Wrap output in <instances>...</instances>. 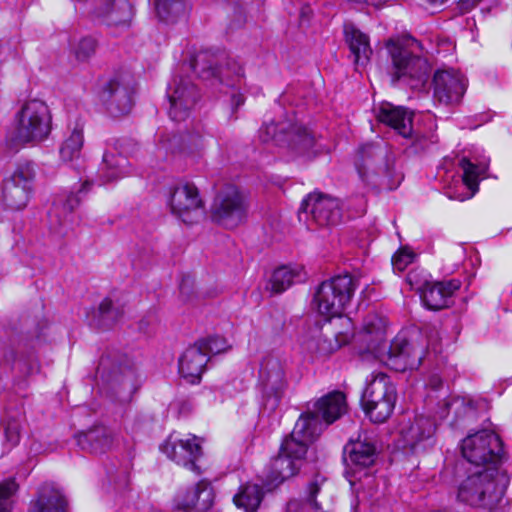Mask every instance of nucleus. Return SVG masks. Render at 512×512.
Returning <instances> with one entry per match:
<instances>
[{
    "label": "nucleus",
    "mask_w": 512,
    "mask_h": 512,
    "mask_svg": "<svg viewBox=\"0 0 512 512\" xmlns=\"http://www.w3.org/2000/svg\"><path fill=\"white\" fill-rule=\"evenodd\" d=\"M364 331L375 337V340L381 341L386 333V323L384 319L377 315H368L363 323Z\"/></svg>",
    "instance_id": "obj_43"
},
{
    "label": "nucleus",
    "mask_w": 512,
    "mask_h": 512,
    "mask_svg": "<svg viewBox=\"0 0 512 512\" xmlns=\"http://www.w3.org/2000/svg\"><path fill=\"white\" fill-rule=\"evenodd\" d=\"M198 486V512L208 510L214 501V491L211 484L206 480L197 483Z\"/></svg>",
    "instance_id": "obj_44"
},
{
    "label": "nucleus",
    "mask_w": 512,
    "mask_h": 512,
    "mask_svg": "<svg viewBox=\"0 0 512 512\" xmlns=\"http://www.w3.org/2000/svg\"><path fill=\"white\" fill-rule=\"evenodd\" d=\"M196 343L202 346L208 359L210 355H216L224 352L227 348L226 340L220 336L204 338L197 341Z\"/></svg>",
    "instance_id": "obj_46"
},
{
    "label": "nucleus",
    "mask_w": 512,
    "mask_h": 512,
    "mask_svg": "<svg viewBox=\"0 0 512 512\" xmlns=\"http://www.w3.org/2000/svg\"><path fill=\"white\" fill-rule=\"evenodd\" d=\"M106 362H107V359L102 358L100 361L99 367H98V373H101L103 378L105 377L104 372L106 369Z\"/></svg>",
    "instance_id": "obj_56"
},
{
    "label": "nucleus",
    "mask_w": 512,
    "mask_h": 512,
    "mask_svg": "<svg viewBox=\"0 0 512 512\" xmlns=\"http://www.w3.org/2000/svg\"><path fill=\"white\" fill-rule=\"evenodd\" d=\"M259 386L265 409L275 411L287 388L284 364L279 357H263L259 369Z\"/></svg>",
    "instance_id": "obj_9"
},
{
    "label": "nucleus",
    "mask_w": 512,
    "mask_h": 512,
    "mask_svg": "<svg viewBox=\"0 0 512 512\" xmlns=\"http://www.w3.org/2000/svg\"><path fill=\"white\" fill-rule=\"evenodd\" d=\"M435 432L436 423L433 418L417 415L400 423L398 443L412 453L424 452L434 445Z\"/></svg>",
    "instance_id": "obj_13"
},
{
    "label": "nucleus",
    "mask_w": 512,
    "mask_h": 512,
    "mask_svg": "<svg viewBox=\"0 0 512 512\" xmlns=\"http://www.w3.org/2000/svg\"><path fill=\"white\" fill-rule=\"evenodd\" d=\"M95 47L96 41L93 38L86 37L81 39L75 49L76 58L80 61H85L95 52Z\"/></svg>",
    "instance_id": "obj_50"
},
{
    "label": "nucleus",
    "mask_w": 512,
    "mask_h": 512,
    "mask_svg": "<svg viewBox=\"0 0 512 512\" xmlns=\"http://www.w3.org/2000/svg\"><path fill=\"white\" fill-rule=\"evenodd\" d=\"M460 167L463 170L464 183L470 189H473L477 185V167L466 158L460 160Z\"/></svg>",
    "instance_id": "obj_49"
},
{
    "label": "nucleus",
    "mask_w": 512,
    "mask_h": 512,
    "mask_svg": "<svg viewBox=\"0 0 512 512\" xmlns=\"http://www.w3.org/2000/svg\"><path fill=\"white\" fill-rule=\"evenodd\" d=\"M17 489L18 485L14 479H8L0 484V512L11 511V497L17 491Z\"/></svg>",
    "instance_id": "obj_45"
},
{
    "label": "nucleus",
    "mask_w": 512,
    "mask_h": 512,
    "mask_svg": "<svg viewBox=\"0 0 512 512\" xmlns=\"http://www.w3.org/2000/svg\"><path fill=\"white\" fill-rule=\"evenodd\" d=\"M389 398H397L396 389L389 377L384 373L372 375L361 397L362 405L384 402Z\"/></svg>",
    "instance_id": "obj_28"
},
{
    "label": "nucleus",
    "mask_w": 512,
    "mask_h": 512,
    "mask_svg": "<svg viewBox=\"0 0 512 512\" xmlns=\"http://www.w3.org/2000/svg\"><path fill=\"white\" fill-rule=\"evenodd\" d=\"M66 504L58 489L45 485L39 490L38 497L31 502L30 512H66Z\"/></svg>",
    "instance_id": "obj_30"
},
{
    "label": "nucleus",
    "mask_w": 512,
    "mask_h": 512,
    "mask_svg": "<svg viewBox=\"0 0 512 512\" xmlns=\"http://www.w3.org/2000/svg\"><path fill=\"white\" fill-rule=\"evenodd\" d=\"M296 278H300L298 270L282 266L273 272L267 289L272 293H282L295 282Z\"/></svg>",
    "instance_id": "obj_38"
},
{
    "label": "nucleus",
    "mask_w": 512,
    "mask_h": 512,
    "mask_svg": "<svg viewBox=\"0 0 512 512\" xmlns=\"http://www.w3.org/2000/svg\"><path fill=\"white\" fill-rule=\"evenodd\" d=\"M396 398H389L384 402H374L372 405H362L369 419L374 423H384L392 414Z\"/></svg>",
    "instance_id": "obj_39"
},
{
    "label": "nucleus",
    "mask_w": 512,
    "mask_h": 512,
    "mask_svg": "<svg viewBox=\"0 0 512 512\" xmlns=\"http://www.w3.org/2000/svg\"><path fill=\"white\" fill-rule=\"evenodd\" d=\"M259 138L264 143L273 142L297 155L308 157L315 145L314 136L305 127L291 120L265 123L259 129Z\"/></svg>",
    "instance_id": "obj_4"
},
{
    "label": "nucleus",
    "mask_w": 512,
    "mask_h": 512,
    "mask_svg": "<svg viewBox=\"0 0 512 512\" xmlns=\"http://www.w3.org/2000/svg\"><path fill=\"white\" fill-rule=\"evenodd\" d=\"M170 107L169 116L173 121L185 120L199 97L196 86L188 77L175 76L167 88Z\"/></svg>",
    "instance_id": "obj_14"
},
{
    "label": "nucleus",
    "mask_w": 512,
    "mask_h": 512,
    "mask_svg": "<svg viewBox=\"0 0 512 512\" xmlns=\"http://www.w3.org/2000/svg\"><path fill=\"white\" fill-rule=\"evenodd\" d=\"M198 486L196 485L192 490L187 491L183 499L180 495L177 496V507L181 509H195L198 511Z\"/></svg>",
    "instance_id": "obj_51"
},
{
    "label": "nucleus",
    "mask_w": 512,
    "mask_h": 512,
    "mask_svg": "<svg viewBox=\"0 0 512 512\" xmlns=\"http://www.w3.org/2000/svg\"><path fill=\"white\" fill-rule=\"evenodd\" d=\"M41 342L40 334L32 336L30 339L21 340L16 365L25 374H32L39 369L36 349L41 345Z\"/></svg>",
    "instance_id": "obj_32"
},
{
    "label": "nucleus",
    "mask_w": 512,
    "mask_h": 512,
    "mask_svg": "<svg viewBox=\"0 0 512 512\" xmlns=\"http://www.w3.org/2000/svg\"><path fill=\"white\" fill-rule=\"evenodd\" d=\"M35 169L32 163L19 164L3 181L0 202L5 209L17 211L26 207L32 192Z\"/></svg>",
    "instance_id": "obj_10"
},
{
    "label": "nucleus",
    "mask_w": 512,
    "mask_h": 512,
    "mask_svg": "<svg viewBox=\"0 0 512 512\" xmlns=\"http://www.w3.org/2000/svg\"><path fill=\"white\" fill-rule=\"evenodd\" d=\"M346 42L349 45L351 54L354 57L356 65H364L372 53L369 43V37L356 28L353 24L344 26Z\"/></svg>",
    "instance_id": "obj_31"
},
{
    "label": "nucleus",
    "mask_w": 512,
    "mask_h": 512,
    "mask_svg": "<svg viewBox=\"0 0 512 512\" xmlns=\"http://www.w3.org/2000/svg\"><path fill=\"white\" fill-rule=\"evenodd\" d=\"M161 450L178 465L197 475L201 474V468L197 462L202 456V448L196 436L178 439L174 435H170L161 446Z\"/></svg>",
    "instance_id": "obj_16"
},
{
    "label": "nucleus",
    "mask_w": 512,
    "mask_h": 512,
    "mask_svg": "<svg viewBox=\"0 0 512 512\" xmlns=\"http://www.w3.org/2000/svg\"><path fill=\"white\" fill-rule=\"evenodd\" d=\"M426 353L427 345L419 337L407 339L398 335L378 352V357L390 369L404 372L418 369Z\"/></svg>",
    "instance_id": "obj_6"
},
{
    "label": "nucleus",
    "mask_w": 512,
    "mask_h": 512,
    "mask_svg": "<svg viewBox=\"0 0 512 512\" xmlns=\"http://www.w3.org/2000/svg\"><path fill=\"white\" fill-rule=\"evenodd\" d=\"M504 490L493 471L477 470L459 483L457 500L472 507L492 508L502 499Z\"/></svg>",
    "instance_id": "obj_3"
},
{
    "label": "nucleus",
    "mask_w": 512,
    "mask_h": 512,
    "mask_svg": "<svg viewBox=\"0 0 512 512\" xmlns=\"http://www.w3.org/2000/svg\"><path fill=\"white\" fill-rule=\"evenodd\" d=\"M220 57L211 51L205 50L200 51L191 60L190 66L194 73L200 78L216 79L221 83H224L223 70L218 67Z\"/></svg>",
    "instance_id": "obj_29"
},
{
    "label": "nucleus",
    "mask_w": 512,
    "mask_h": 512,
    "mask_svg": "<svg viewBox=\"0 0 512 512\" xmlns=\"http://www.w3.org/2000/svg\"><path fill=\"white\" fill-rule=\"evenodd\" d=\"M5 437L8 442L11 443V445H16L19 442L20 435H19V429L18 425L13 423H8L7 426L4 429Z\"/></svg>",
    "instance_id": "obj_53"
},
{
    "label": "nucleus",
    "mask_w": 512,
    "mask_h": 512,
    "mask_svg": "<svg viewBox=\"0 0 512 512\" xmlns=\"http://www.w3.org/2000/svg\"><path fill=\"white\" fill-rule=\"evenodd\" d=\"M235 67H234V74H235V77H236V81L233 82V83H230L228 80H226V85L227 86H234L236 83L237 84H240L241 82V79L243 78L244 76V72H243V69L242 67L240 66H237L236 64H233Z\"/></svg>",
    "instance_id": "obj_54"
},
{
    "label": "nucleus",
    "mask_w": 512,
    "mask_h": 512,
    "mask_svg": "<svg viewBox=\"0 0 512 512\" xmlns=\"http://www.w3.org/2000/svg\"><path fill=\"white\" fill-rule=\"evenodd\" d=\"M134 10L128 0H108L97 9L96 15L108 26H129Z\"/></svg>",
    "instance_id": "obj_27"
},
{
    "label": "nucleus",
    "mask_w": 512,
    "mask_h": 512,
    "mask_svg": "<svg viewBox=\"0 0 512 512\" xmlns=\"http://www.w3.org/2000/svg\"><path fill=\"white\" fill-rule=\"evenodd\" d=\"M305 345L309 352L319 355H328L339 346L337 343L332 342V340L328 339L326 336H323L320 332L318 335L309 339Z\"/></svg>",
    "instance_id": "obj_42"
},
{
    "label": "nucleus",
    "mask_w": 512,
    "mask_h": 512,
    "mask_svg": "<svg viewBox=\"0 0 512 512\" xmlns=\"http://www.w3.org/2000/svg\"><path fill=\"white\" fill-rule=\"evenodd\" d=\"M412 117V112L391 103H382L377 112V118L380 122L390 126L404 138L412 136Z\"/></svg>",
    "instance_id": "obj_26"
},
{
    "label": "nucleus",
    "mask_w": 512,
    "mask_h": 512,
    "mask_svg": "<svg viewBox=\"0 0 512 512\" xmlns=\"http://www.w3.org/2000/svg\"><path fill=\"white\" fill-rule=\"evenodd\" d=\"M347 410L346 396L340 391L330 392L327 395L317 400L313 409L302 414V418L314 419L317 426L320 428V433L323 426L333 423L339 419Z\"/></svg>",
    "instance_id": "obj_19"
},
{
    "label": "nucleus",
    "mask_w": 512,
    "mask_h": 512,
    "mask_svg": "<svg viewBox=\"0 0 512 512\" xmlns=\"http://www.w3.org/2000/svg\"><path fill=\"white\" fill-rule=\"evenodd\" d=\"M460 1L463 2V3H472V5H475L480 0H460Z\"/></svg>",
    "instance_id": "obj_59"
},
{
    "label": "nucleus",
    "mask_w": 512,
    "mask_h": 512,
    "mask_svg": "<svg viewBox=\"0 0 512 512\" xmlns=\"http://www.w3.org/2000/svg\"><path fill=\"white\" fill-rule=\"evenodd\" d=\"M101 101L113 117L128 114L133 106L132 90L119 79H110L103 87Z\"/></svg>",
    "instance_id": "obj_21"
},
{
    "label": "nucleus",
    "mask_w": 512,
    "mask_h": 512,
    "mask_svg": "<svg viewBox=\"0 0 512 512\" xmlns=\"http://www.w3.org/2000/svg\"><path fill=\"white\" fill-rule=\"evenodd\" d=\"M388 74L393 83L402 82L412 89H422L428 82L431 65L423 55L422 44L410 35L389 39Z\"/></svg>",
    "instance_id": "obj_1"
},
{
    "label": "nucleus",
    "mask_w": 512,
    "mask_h": 512,
    "mask_svg": "<svg viewBox=\"0 0 512 512\" xmlns=\"http://www.w3.org/2000/svg\"><path fill=\"white\" fill-rule=\"evenodd\" d=\"M134 376L135 371L131 366L114 367L107 375V382L112 388L119 385L130 389L133 385Z\"/></svg>",
    "instance_id": "obj_40"
},
{
    "label": "nucleus",
    "mask_w": 512,
    "mask_h": 512,
    "mask_svg": "<svg viewBox=\"0 0 512 512\" xmlns=\"http://www.w3.org/2000/svg\"><path fill=\"white\" fill-rule=\"evenodd\" d=\"M167 205L171 214L186 225H194L204 216V200L198 187L191 182H180L172 187Z\"/></svg>",
    "instance_id": "obj_7"
},
{
    "label": "nucleus",
    "mask_w": 512,
    "mask_h": 512,
    "mask_svg": "<svg viewBox=\"0 0 512 512\" xmlns=\"http://www.w3.org/2000/svg\"><path fill=\"white\" fill-rule=\"evenodd\" d=\"M342 210L338 199L323 194H309L302 201L299 219L311 228L329 227L340 223Z\"/></svg>",
    "instance_id": "obj_11"
},
{
    "label": "nucleus",
    "mask_w": 512,
    "mask_h": 512,
    "mask_svg": "<svg viewBox=\"0 0 512 512\" xmlns=\"http://www.w3.org/2000/svg\"><path fill=\"white\" fill-rule=\"evenodd\" d=\"M128 160L121 154L106 152L100 168L101 176L105 182H110L122 177L126 173Z\"/></svg>",
    "instance_id": "obj_36"
},
{
    "label": "nucleus",
    "mask_w": 512,
    "mask_h": 512,
    "mask_svg": "<svg viewBox=\"0 0 512 512\" xmlns=\"http://www.w3.org/2000/svg\"><path fill=\"white\" fill-rule=\"evenodd\" d=\"M382 155H383L382 149L375 145L366 144L361 147L360 156H361L362 163L357 164V169H358L359 176L362 178V180L366 181V177H367V169H366V164H365L366 157L372 158V157L382 156Z\"/></svg>",
    "instance_id": "obj_47"
},
{
    "label": "nucleus",
    "mask_w": 512,
    "mask_h": 512,
    "mask_svg": "<svg viewBox=\"0 0 512 512\" xmlns=\"http://www.w3.org/2000/svg\"><path fill=\"white\" fill-rule=\"evenodd\" d=\"M124 314L123 306L115 304L111 299L105 298L100 303L97 313L93 316V324L99 328L107 329L119 321Z\"/></svg>",
    "instance_id": "obj_34"
},
{
    "label": "nucleus",
    "mask_w": 512,
    "mask_h": 512,
    "mask_svg": "<svg viewBox=\"0 0 512 512\" xmlns=\"http://www.w3.org/2000/svg\"><path fill=\"white\" fill-rule=\"evenodd\" d=\"M376 443V436L373 432H360L356 439H351L345 446V461L355 468L371 466L377 456Z\"/></svg>",
    "instance_id": "obj_20"
},
{
    "label": "nucleus",
    "mask_w": 512,
    "mask_h": 512,
    "mask_svg": "<svg viewBox=\"0 0 512 512\" xmlns=\"http://www.w3.org/2000/svg\"><path fill=\"white\" fill-rule=\"evenodd\" d=\"M247 211V204L239 189L226 186L216 195L211 207V217L217 224L233 229L241 224Z\"/></svg>",
    "instance_id": "obj_12"
},
{
    "label": "nucleus",
    "mask_w": 512,
    "mask_h": 512,
    "mask_svg": "<svg viewBox=\"0 0 512 512\" xmlns=\"http://www.w3.org/2000/svg\"><path fill=\"white\" fill-rule=\"evenodd\" d=\"M244 101H245V98L242 94L240 93H237V94H233L231 96V103H232V106L234 109H237L239 108L241 105L244 104Z\"/></svg>",
    "instance_id": "obj_55"
},
{
    "label": "nucleus",
    "mask_w": 512,
    "mask_h": 512,
    "mask_svg": "<svg viewBox=\"0 0 512 512\" xmlns=\"http://www.w3.org/2000/svg\"><path fill=\"white\" fill-rule=\"evenodd\" d=\"M423 4H429V5H441L447 0H420Z\"/></svg>",
    "instance_id": "obj_57"
},
{
    "label": "nucleus",
    "mask_w": 512,
    "mask_h": 512,
    "mask_svg": "<svg viewBox=\"0 0 512 512\" xmlns=\"http://www.w3.org/2000/svg\"><path fill=\"white\" fill-rule=\"evenodd\" d=\"M91 187L89 181H85L77 191L64 192L59 195L49 212L51 224H57L59 227H67L72 224L74 217L73 211L79 206L82 195L86 194Z\"/></svg>",
    "instance_id": "obj_22"
},
{
    "label": "nucleus",
    "mask_w": 512,
    "mask_h": 512,
    "mask_svg": "<svg viewBox=\"0 0 512 512\" xmlns=\"http://www.w3.org/2000/svg\"><path fill=\"white\" fill-rule=\"evenodd\" d=\"M52 130V115L41 99L25 100L14 116V130L6 143L12 149L24 145H36L45 141Z\"/></svg>",
    "instance_id": "obj_2"
},
{
    "label": "nucleus",
    "mask_w": 512,
    "mask_h": 512,
    "mask_svg": "<svg viewBox=\"0 0 512 512\" xmlns=\"http://www.w3.org/2000/svg\"><path fill=\"white\" fill-rule=\"evenodd\" d=\"M332 485L323 476L316 475L307 486L303 506L309 507L315 512L329 511L332 501ZM302 503L298 500H291L287 504L288 512H300Z\"/></svg>",
    "instance_id": "obj_18"
},
{
    "label": "nucleus",
    "mask_w": 512,
    "mask_h": 512,
    "mask_svg": "<svg viewBox=\"0 0 512 512\" xmlns=\"http://www.w3.org/2000/svg\"><path fill=\"white\" fill-rule=\"evenodd\" d=\"M429 344L432 345V349L436 352V347L434 346V343L432 342V338L429 337V340H428Z\"/></svg>",
    "instance_id": "obj_60"
},
{
    "label": "nucleus",
    "mask_w": 512,
    "mask_h": 512,
    "mask_svg": "<svg viewBox=\"0 0 512 512\" xmlns=\"http://www.w3.org/2000/svg\"><path fill=\"white\" fill-rule=\"evenodd\" d=\"M319 434L320 428L314 419L309 420L300 416L291 434L284 439L280 452L302 463L308 446Z\"/></svg>",
    "instance_id": "obj_17"
},
{
    "label": "nucleus",
    "mask_w": 512,
    "mask_h": 512,
    "mask_svg": "<svg viewBox=\"0 0 512 512\" xmlns=\"http://www.w3.org/2000/svg\"><path fill=\"white\" fill-rule=\"evenodd\" d=\"M300 466L301 462L285 453L279 452L278 456L272 461V470L269 478L272 482L280 484L294 476L300 469Z\"/></svg>",
    "instance_id": "obj_35"
},
{
    "label": "nucleus",
    "mask_w": 512,
    "mask_h": 512,
    "mask_svg": "<svg viewBox=\"0 0 512 512\" xmlns=\"http://www.w3.org/2000/svg\"><path fill=\"white\" fill-rule=\"evenodd\" d=\"M155 9L158 17L169 21L184 11L182 0H155Z\"/></svg>",
    "instance_id": "obj_41"
},
{
    "label": "nucleus",
    "mask_w": 512,
    "mask_h": 512,
    "mask_svg": "<svg viewBox=\"0 0 512 512\" xmlns=\"http://www.w3.org/2000/svg\"><path fill=\"white\" fill-rule=\"evenodd\" d=\"M467 88V81L460 72L455 69H439L433 77V97L442 105H457Z\"/></svg>",
    "instance_id": "obj_15"
},
{
    "label": "nucleus",
    "mask_w": 512,
    "mask_h": 512,
    "mask_svg": "<svg viewBox=\"0 0 512 512\" xmlns=\"http://www.w3.org/2000/svg\"><path fill=\"white\" fill-rule=\"evenodd\" d=\"M458 404H462V401H460L459 399H455L451 402H447L446 406L450 409L451 407L457 406Z\"/></svg>",
    "instance_id": "obj_58"
},
{
    "label": "nucleus",
    "mask_w": 512,
    "mask_h": 512,
    "mask_svg": "<svg viewBox=\"0 0 512 512\" xmlns=\"http://www.w3.org/2000/svg\"><path fill=\"white\" fill-rule=\"evenodd\" d=\"M264 492L260 485L246 483L240 486L238 492L233 497V502L237 508L245 512H256L263 500Z\"/></svg>",
    "instance_id": "obj_33"
},
{
    "label": "nucleus",
    "mask_w": 512,
    "mask_h": 512,
    "mask_svg": "<svg viewBox=\"0 0 512 512\" xmlns=\"http://www.w3.org/2000/svg\"><path fill=\"white\" fill-rule=\"evenodd\" d=\"M78 446L94 454H104L112 450L118 442L117 434L105 425H95L76 435Z\"/></svg>",
    "instance_id": "obj_23"
},
{
    "label": "nucleus",
    "mask_w": 512,
    "mask_h": 512,
    "mask_svg": "<svg viewBox=\"0 0 512 512\" xmlns=\"http://www.w3.org/2000/svg\"><path fill=\"white\" fill-rule=\"evenodd\" d=\"M357 282L350 274L337 275L323 281L316 289L313 303L328 318L341 316L349 304Z\"/></svg>",
    "instance_id": "obj_5"
},
{
    "label": "nucleus",
    "mask_w": 512,
    "mask_h": 512,
    "mask_svg": "<svg viewBox=\"0 0 512 512\" xmlns=\"http://www.w3.org/2000/svg\"><path fill=\"white\" fill-rule=\"evenodd\" d=\"M463 457L475 466L498 464L504 458L503 443L499 436L490 430H481L468 435L461 445Z\"/></svg>",
    "instance_id": "obj_8"
},
{
    "label": "nucleus",
    "mask_w": 512,
    "mask_h": 512,
    "mask_svg": "<svg viewBox=\"0 0 512 512\" xmlns=\"http://www.w3.org/2000/svg\"><path fill=\"white\" fill-rule=\"evenodd\" d=\"M205 353L202 346L195 343L179 358V372L189 383L194 384L200 381L209 360Z\"/></svg>",
    "instance_id": "obj_25"
},
{
    "label": "nucleus",
    "mask_w": 512,
    "mask_h": 512,
    "mask_svg": "<svg viewBox=\"0 0 512 512\" xmlns=\"http://www.w3.org/2000/svg\"><path fill=\"white\" fill-rule=\"evenodd\" d=\"M194 281L190 276H184L179 284L180 294L185 301H190L193 293Z\"/></svg>",
    "instance_id": "obj_52"
},
{
    "label": "nucleus",
    "mask_w": 512,
    "mask_h": 512,
    "mask_svg": "<svg viewBox=\"0 0 512 512\" xmlns=\"http://www.w3.org/2000/svg\"><path fill=\"white\" fill-rule=\"evenodd\" d=\"M461 282L452 279L444 282L426 283L421 289V300L430 310L448 307L452 294L458 290Z\"/></svg>",
    "instance_id": "obj_24"
},
{
    "label": "nucleus",
    "mask_w": 512,
    "mask_h": 512,
    "mask_svg": "<svg viewBox=\"0 0 512 512\" xmlns=\"http://www.w3.org/2000/svg\"><path fill=\"white\" fill-rule=\"evenodd\" d=\"M415 254L408 248H401L392 258L393 269L399 272L413 262Z\"/></svg>",
    "instance_id": "obj_48"
},
{
    "label": "nucleus",
    "mask_w": 512,
    "mask_h": 512,
    "mask_svg": "<svg viewBox=\"0 0 512 512\" xmlns=\"http://www.w3.org/2000/svg\"><path fill=\"white\" fill-rule=\"evenodd\" d=\"M83 143V127L82 125L76 124L60 148L61 159L64 161H72L73 159H77L80 156Z\"/></svg>",
    "instance_id": "obj_37"
}]
</instances>
